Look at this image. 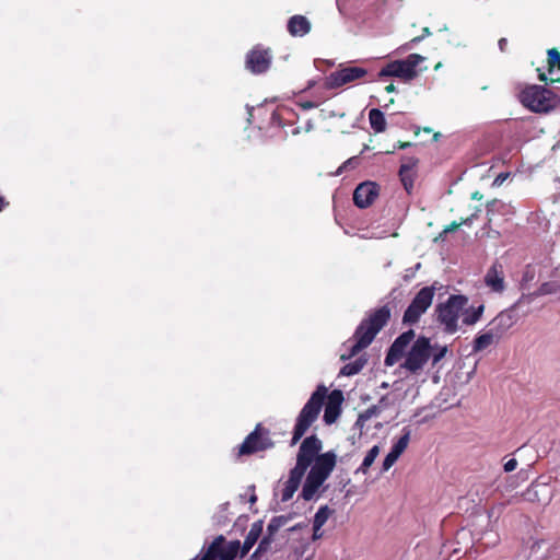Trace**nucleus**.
<instances>
[{
    "instance_id": "nucleus-1",
    "label": "nucleus",
    "mask_w": 560,
    "mask_h": 560,
    "mask_svg": "<svg viewBox=\"0 0 560 560\" xmlns=\"http://www.w3.org/2000/svg\"><path fill=\"white\" fill-rule=\"evenodd\" d=\"M326 397L327 401L325 404L324 421L326 424H332L336 422L340 416L341 405L343 402L342 392L335 389L327 395V388L324 385H319L298 416L292 439L293 444L305 434L308 428L317 419Z\"/></svg>"
},
{
    "instance_id": "nucleus-2",
    "label": "nucleus",
    "mask_w": 560,
    "mask_h": 560,
    "mask_svg": "<svg viewBox=\"0 0 560 560\" xmlns=\"http://www.w3.org/2000/svg\"><path fill=\"white\" fill-rule=\"evenodd\" d=\"M322 450V442L316 436L306 438L301 446L296 458V465L291 469L289 478L283 482L280 489L281 501L287 502L292 499L300 487L302 477L315 455Z\"/></svg>"
},
{
    "instance_id": "nucleus-3",
    "label": "nucleus",
    "mask_w": 560,
    "mask_h": 560,
    "mask_svg": "<svg viewBox=\"0 0 560 560\" xmlns=\"http://www.w3.org/2000/svg\"><path fill=\"white\" fill-rule=\"evenodd\" d=\"M311 465V470L306 476L301 492L302 498L306 501L313 500L319 495L324 482L336 465V455L331 452L320 455L317 453Z\"/></svg>"
},
{
    "instance_id": "nucleus-4",
    "label": "nucleus",
    "mask_w": 560,
    "mask_h": 560,
    "mask_svg": "<svg viewBox=\"0 0 560 560\" xmlns=\"http://www.w3.org/2000/svg\"><path fill=\"white\" fill-rule=\"evenodd\" d=\"M384 324L385 311L384 308H380L374 315L359 326L354 335V340L345 345V350L340 354L341 360L351 359L363 348L368 347Z\"/></svg>"
},
{
    "instance_id": "nucleus-5",
    "label": "nucleus",
    "mask_w": 560,
    "mask_h": 560,
    "mask_svg": "<svg viewBox=\"0 0 560 560\" xmlns=\"http://www.w3.org/2000/svg\"><path fill=\"white\" fill-rule=\"evenodd\" d=\"M468 301L464 294H452L445 302L435 306V322L442 326L445 334L453 335L458 330V319L468 305Z\"/></svg>"
},
{
    "instance_id": "nucleus-6",
    "label": "nucleus",
    "mask_w": 560,
    "mask_h": 560,
    "mask_svg": "<svg viewBox=\"0 0 560 560\" xmlns=\"http://www.w3.org/2000/svg\"><path fill=\"white\" fill-rule=\"evenodd\" d=\"M432 350L430 338L418 337L404 355L405 361L400 366L411 374H418L430 360Z\"/></svg>"
},
{
    "instance_id": "nucleus-7",
    "label": "nucleus",
    "mask_w": 560,
    "mask_h": 560,
    "mask_svg": "<svg viewBox=\"0 0 560 560\" xmlns=\"http://www.w3.org/2000/svg\"><path fill=\"white\" fill-rule=\"evenodd\" d=\"M522 104L536 113H547L552 109L557 102V95L546 88L532 85L521 93Z\"/></svg>"
},
{
    "instance_id": "nucleus-8",
    "label": "nucleus",
    "mask_w": 560,
    "mask_h": 560,
    "mask_svg": "<svg viewBox=\"0 0 560 560\" xmlns=\"http://www.w3.org/2000/svg\"><path fill=\"white\" fill-rule=\"evenodd\" d=\"M438 282L432 285L422 288L412 299L411 303L404 313L402 320L407 324H416L419 322L422 314L431 306Z\"/></svg>"
},
{
    "instance_id": "nucleus-9",
    "label": "nucleus",
    "mask_w": 560,
    "mask_h": 560,
    "mask_svg": "<svg viewBox=\"0 0 560 560\" xmlns=\"http://www.w3.org/2000/svg\"><path fill=\"white\" fill-rule=\"evenodd\" d=\"M424 60L423 56L411 54L404 60L387 62V77H397L406 82L411 81L427 69V67L418 69V66Z\"/></svg>"
},
{
    "instance_id": "nucleus-10",
    "label": "nucleus",
    "mask_w": 560,
    "mask_h": 560,
    "mask_svg": "<svg viewBox=\"0 0 560 560\" xmlns=\"http://www.w3.org/2000/svg\"><path fill=\"white\" fill-rule=\"evenodd\" d=\"M525 296H521L513 305L501 311L492 318L487 327H490L498 338H502L518 320L516 310L524 302Z\"/></svg>"
},
{
    "instance_id": "nucleus-11",
    "label": "nucleus",
    "mask_w": 560,
    "mask_h": 560,
    "mask_svg": "<svg viewBox=\"0 0 560 560\" xmlns=\"http://www.w3.org/2000/svg\"><path fill=\"white\" fill-rule=\"evenodd\" d=\"M366 73L368 71L361 67H342L331 72L325 84L329 89H337L364 78Z\"/></svg>"
},
{
    "instance_id": "nucleus-12",
    "label": "nucleus",
    "mask_w": 560,
    "mask_h": 560,
    "mask_svg": "<svg viewBox=\"0 0 560 560\" xmlns=\"http://www.w3.org/2000/svg\"><path fill=\"white\" fill-rule=\"evenodd\" d=\"M416 334L413 329H409L402 332L396 338L390 348L387 351V366L398 362L407 353V349L410 348L411 341L415 339Z\"/></svg>"
},
{
    "instance_id": "nucleus-13",
    "label": "nucleus",
    "mask_w": 560,
    "mask_h": 560,
    "mask_svg": "<svg viewBox=\"0 0 560 560\" xmlns=\"http://www.w3.org/2000/svg\"><path fill=\"white\" fill-rule=\"evenodd\" d=\"M209 547L217 560H234L241 552L238 540L226 541L222 536L215 538Z\"/></svg>"
},
{
    "instance_id": "nucleus-14",
    "label": "nucleus",
    "mask_w": 560,
    "mask_h": 560,
    "mask_svg": "<svg viewBox=\"0 0 560 560\" xmlns=\"http://www.w3.org/2000/svg\"><path fill=\"white\" fill-rule=\"evenodd\" d=\"M522 495L525 501L546 505L552 499V490L546 482L534 481Z\"/></svg>"
},
{
    "instance_id": "nucleus-15",
    "label": "nucleus",
    "mask_w": 560,
    "mask_h": 560,
    "mask_svg": "<svg viewBox=\"0 0 560 560\" xmlns=\"http://www.w3.org/2000/svg\"><path fill=\"white\" fill-rule=\"evenodd\" d=\"M483 282L493 293H502L505 290L504 267L495 260L487 270Z\"/></svg>"
},
{
    "instance_id": "nucleus-16",
    "label": "nucleus",
    "mask_w": 560,
    "mask_h": 560,
    "mask_svg": "<svg viewBox=\"0 0 560 560\" xmlns=\"http://www.w3.org/2000/svg\"><path fill=\"white\" fill-rule=\"evenodd\" d=\"M380 187L373 182L360 184L353 192V201L359 208H366L378 197Z\"/></svg>"
},
{
    "instance_id": "nucleus-17",
    "label": "nucleus",
    "mask_w": 560,
    "mask_h": 560,
    "mask_svg": "<svg viewBox=\"0 0 560 560\" xmlns=\"http://www.w3.org/2000/svg\"><path fill=\"white\" fill-rule=\"evenodd\" d=\"M271 62V55L268 49H261L259 47L250 50L246 58V67L253 73L265 72Z\"/></svg>"
},
{
    "instance_id": "nucleus-18",
    "label": "nucleus",
    "mask_w": 560,
    "mask_h": 560,
    "mask_svg": "<svg viewBox=\"0 0 560 560\" xmlns=\"http://www.w3.org/2000/svg\"><path fill=\"white\" fill-rule=\"evenodd\" d=\"M419 160L415 156H406L401 160V165L399 167V179L408 194H411L413 188L415 178L417 175V165Z\"/></svg>"
},
{
    "instance_id": "nucleus-19",
    "label": "nucleus",
    "mask_w": 560,
    "mask_h": 560,
    "mask_svg": "<svg viewBox=\"0 0 560 560\" xmlns=\"http://www.w3.org/2000/svg\"><path fill=\"white\" fill-rule=\"evenodd\" d=\"M270 446L267 436H262L258 429L250 433L240 446V454H252Z\"/></svg>"
},
{
    "instance_id": "nucleus-20",
    "label": "nucleus",
    "mask_w": 560,
    "mask_h": 560,
    "mask_svg": "<svg viewBox=\"0 0 560 560\" xmlns=\"http://www.w3.org/2000/svg\"><path fill=\"white\" fill-rule=\"evenodd\" d=\"M402 435L393 444L392 450L387 453V469L399 458L407 448L410 441V430L405 428Z\"/></svg>"
},
{
    "instance_id": "nucleus-21",
    "label": "nucleus",
    "mask_w": 560,
    "mask_h": 560,
    "mask_svg": "<svg viewBox=\"0 0 560 560\" xmlns=\"http://www.w3.org/2000/svg\"><path fill=\"white\" fill-rule=\"evenodd\" d=\"M331 513L332 511L327 505L320 506L318 509L313 520V540H317L323 537V533L320 529L324 526V524L328 521Z\"/></svg>"
},
{
    "instance_id": "nucleus-22",
    "label": "nucleus",
    "mask_w": 560,
    "mask_h": 560,
    "mask_svg": "<svg viewBox=\"0 0 560 560\" xmlns=\"http://www.w3.org/2000/svg\"><path fill=\"white\" fill-rule=\"evenodd\" d=\"M288 28L293 36H304L311 30V23L305 16L294 15L289 20Z\"/></svg>"
},
{
    "instance_id": "nucleus-23",
    "label": "nucleus",
    "mask_w": 560,
    "mask_h": 560,
    "mask_svg": "<svg viewBox=\"0 0 560 560\" xmlns=\"http://www.w3.org/2000/svg\"><path fill=\"white\" fill-rule=\"evenodd\" d=\"M499 339L500 338H498V336L494 335L492 329L490 327H488V329L485 332L478 335L475 338V340L472 342V351L474 352L483 351L487 348H489L494 342V340H499Z\"/></svg>"
},
{
    "instance_id": "nucleus-24",
    "label": "nucleus",
    "mask_w": 560,
    "mask_h": 560,
    "mask_svg": "<svg viewBox=\"0 0 560 560\" xmlns=\"http://www.w3.org/2000/svg\"><path fill=\"white\" fill-rule=\"evenodd\" d=\"M483 312H485L483 304H480L479 306H476V307L475 306H470V307L466 306L462 313L463 324L466 326L475 325L476 323H478L481 319Z\"/></svg>"
},
{
    "instance_id": "nucleus-25",
    "label": "nucleus",
    "mask_w": 560,
    "mask_h": 560,
    "mask_svg": "<svg viewBox=\"0 0 560 560\" xmlns=\"http://www.w3.org/2000/svg\"><path fill=\"white\" fill-rule=\"evenodd\" d=\"M261 529H262L261 522H256L252 525V527L245 538L244 546L241 551V557H244L249 551V549L254 546V544L257 541V539L261 533Z\"/></svg>"
},
{
    "instance_id": "nucleus-26",
    "label": "nucleus",
    "mask_w": 560,
    "mask_h": 560,
    "mask_svg": "<svg viewBox=\"0 0 560 560\" xmlns=\"http://www.w3.org/2000/svg\"><path fill=\"white\" fill-rule=\"evenodd\" d=\"M370 121H371L372 127L376 131H382L384 129L385 119H384L383 113L381 110L372 109L370 112Z\"/></svg>"
},
{
    "instance_id": "nucleus-27",
    "label": "nucleus",
    "mask_w": 560,
    "mask_h": 560,
    "mask_svg": "<svg viewBox=\"0 0 560 560\" xmlns=\"http://www.w3.org/2000/svg\"><path fill=\"white\" fill-rule=\"evenodd\" d=\"M365 361L362 360V359H358L353 362H350L348 364H346L342 369H341V374L342 375H346V376H350V375H354L357 374L358 372L361 371V369L363 368Z\"/></svg>"
},
{
    "instance_id": "nucleus-28",
    "label": "nucleus",
    "mask_w": 560,
    "mask_h": 560,
    "mask_svg": "<svg viewBox=\"0 0 560 560\" xmlns=\"http://www.w3.org/2000/svg\"><path fill=\"white\" fill-rule=\"evenodd\" d=\"M380 451H381V447L378 445H374L368 452V454L365 455V457L363 459L361 468H360L363 472H365L366 469L372 466V464L374 463L375 458L378 456Z\"/></svg>"
},
{
    "instance_id": "nucleus-29",
    "label": "nucleus",
    "mask_w": 560,
    "mask_h": 560,
    "mask_svg": "<svg viewBox=\"0 0 560 560\" xmlns=\"http://www.w3.org/2000/svg\"><path fill=\"white\" fill-rule=\"evenodd\" d=\"M433 347V350L431 352V358L432 359V366H435L439 364V362L446 355V353L448 352V348L447 346H432Z\"/></svg>"
},
{
    "instance_id": "nucleus-30",
    "label": "nucleus",
    "mask_w": 560,
    "mask_h": 560,
    "mask_svg": "<svg viewBox=\"0 0 560 560\" xmlns=\"http://www.w3.org/2000/svg\"><path fill=\"white\" fill-rule=\"evenodd\" d=\"M547 67L551 70L552 68L560 69V52L557 48H550L547 50Z\"/></svg>"
},
{
    "instance_id": "nucleus-31",
    "label": "nucleus",
    "mask_w": 560,
    "mask_h": 560,
    "mask_svg": "<svg viewBox=\"0 0 560 560\" xmlns=\"http://www.w3.org/2000/svg\"><path fill=\"white\" fill-rule=\"evenodd\" d=\"M547 72H548V74L545 72L539 73L540 81L550 82V83L560 82V69L552 68V71H551V69L549 67H547Z\"/></svg>"
},
{
    "instance_id": "nucleus-32",
    "label": "nucleus",
    "mask_w": 560,
    "mask_h": 560,
    "mask_svg": "<svg viewBox=\"0 0 560 560\" xmlns=\"http://www.w3.org/2000/svg\"><path fill=\"white\" fill-rule=\"evenodd\" d=\"M560 289V287L556 285L555 283L552 282H544L537 290V292H535V295H547V294H552L555 292H557V290Z\"/></svg>"
},
{
    "instance_id": "nucleus-33",
    "label": "nucleus",
    "mask_w": 560,
    "mask_h": 560,
    "mask_svg": "<svg viewBox=\"0 0 560 560\" xmlns=\"http://www.w3.org/2000/svg\"><path fill=\"white\" fill-rule=\"evenodd\" d=\"M535 268L532 267L530 265H527L522 276V285L533 281L535 279Z\"/></svg>"
},
{
    "instance_id": "nucleus-34",
    "label": "nucleus",
    "mask_w": 560,
    "mask_h": 560,
    "mask_svg": "<svg viewBox=\"0 0 560 560\" xmlns=\"http://www.w3.org/2000/svg\"><path fill=\"white\" fill-rule=\"evenodd\" d=\"M359 164L357 156L348 159L336 172V175H340L345 170L354 168Z\"/></svg>"
},
{
    "instance_id": "nucleus-35",
    "label": "nucleus",
    "mask_w": 560,
    "mask_h": 560,
    "mask_svg": "<svg viewBox=\"0 0 560 560\" xmlns=\"http://www.w3.org/2000/svg\"><path fill=\"white\" fill-rule=\"evenodd\" d=\"M472 218H474V215H471L470 218H467V219H465V220H462L460 222H456V221H454V222H452L450 225H447V226L445 228L444 232H445V233H447V232H454V231H456V230H457L462 224H468V223H470V222H471V220H472Z\"/></svg>"
},
{
    "instance_id": "nucleus-36",
    "label": "nucleus",
    "mask_w": 560,
    "mask_h": 560,
    "mask_svg": "<svg viewBox=\"0 0 560 560\" xmlns=\"http://www.w3.org/2000/svg\"><path fill=\"white\" fill-rule=\"evenodd\" d=\"M417 143H413L411 141H400L398 140L396 144L393 145V151L387 150V154L395 152L397 149H407L412 145H416Z\"/></svg>"
},
{
    "instance_id": "nucleus-37",
    "label": "nucleus",
    "mask_w": 560,
    "mask_h": 560,
    "mask_svg": "<svg viewBox=\"0 0 560 560\" xmlns=\"http://www.w3.org/2000/svg\"><path fill=\"white\" fill-rule=\"evenodd\" d=\"M516 467H517V460L515 458H511L508 462H505L504 471L511 472V471L515 470Z\"/></svg>"
},
{
    "instance_id": "nucleus-38",
    "label": "nucleus",
    "mask_w": 560,
    "mask_h": 560,
    "mask_svg": "<svg viewBox=\"0 0 560 560\" xmlns=\"http://www.w3.org/2000/svg\"><path fill=\"white\" fill-rule=\"evenodd\" d=\"M429 35H431V31H430V28H429V27H423V30H422V34H421L420 36H416V37H413V38L410 40V43H411V44H417V43L421 42L424 37H427V36H429Z\"/></svg>"
},
{
    "instance_id": "nucleus-39",
    "label": "nucleus",
    "mask_w": 560,
    "mask_h": 560,
    "mask_svg": "<svg viewBox=\"0 0 560 560\" xmlns=\"http://www.w3.org/2000/svg\"><path fill=\"white\" fill-rule=\"evenodd\" d=\"M421 131L427 133V135H431L432 133V129L430 127H424L422 129L419 128V127H415V130H413L415 137H418Z\"/></svg>"
},
{
    "instance_id": "nucleus-40",
    "label": "nucleus",
    "mask_w": 560,
    "mask_h": 560,
    "mask_svg": "<svg viewBox=\"0 0 560 560\" xmlns=\"http://www.w3.org/2000/svg\"><path fill=\"white\" fill-rule=\"evenodd\" d=\"M400 120H406V119H405V117L399 116V115H397V114H392V115H390V121H389V125H390V126L397 125L398 122H400Z\"/></svg>"
},
{
    "instance_id": "nucleus-41",
    "label": "nucleus",
    "mask_w": 560,
    "mask_h": 560,
    "mask_svg": "<svg viewBox=\"0 0 560 560\" xmlns=\"http://www.w3.org/2000/svg\"><path fill=\"white\" fill-rule=\"evenodd\" d=\"M201 560H217V558H215L214 553L212 552V550L210 549V547L208 548V550L206 551V553L203 555Z\"/></svg>"
},
{
    "instance_id": "nucleus-42",
    "label": "nucleus",
    "mask_w": 560,
    "mask_h": 560,
    "mask_svg": "<svg viewBox=\"0 0 560 560\" xmlns=\"http://www.w3.org/2000/svg\"><path fill=\"white\" fill-rule=\"evenodd\" d=\"M499 203H501V202H500L499 200H497V199H493V200H491V201H488V202H487V212H488V213H490L491 211H493L494 207H495L497 205H499Z\"/></svg>"
},
{
    "instance_id": "nucleus-43",
    "label": "nucleus",
    "mask_w": 560,
    "mask_h": 560,
    "mask_svg": "<svg viewBox=\"0 0 560 560\" xmlns=\"http://www.w3.org/2000/svg\"><path fill=\"white\" fill-rule=\"evenodd\" d=\"M248 491L250 492V494H249V503L254 504L256 502V500H257V497H256L255 491H254V487H250L248 489Z\"/></svg>"
},
{
    "instance_id": "nucleus-44",
    "label": "nucleus",
    "mask_w": 560,
    "mask_h": 560,
    "mask_svg": "<svg viewBox=\"0 0 560 560\" xmlns=\"http://www.w3.org/2000/svg\"><path fill=\"white\" fill-rule=\"evenodd\" d=\"M306 528H307V526H306V525H296V526L291 527V528L289 529V532H290L291 534H295L296 532L302 530V529H306Z\"/></svg>"
},
{
    "instance_id": "nucleus-45",
    "label": "nucleus",
    "mask_w": 560,
    "mask_h": 560,
    "mask_svg": "<svg viewBox=\"0 0 560 560\" xmlns=\"http://www.w3.org/2000/svg\"><path fill=\"white\" fill-rule=\"evenodd\" d=\"M506 45H508V40H506L505 38H501V39L499 40V47H500V49H501L502 51H504V50H505Z\"/></svg>"
},
{
    "instance_id": "nucleus-46",
    "label": "nucleus",
    "mask_w": 560,
    "mask_h": 560,
    "mask_svg": "<svg viewBox=\"0 0 560 560\" xmlns=\"http://www.w3.org/2000/svg\"><path fill=\"white\" fill-rule=\"evenodd\" d=\"M278 526H279V524L277 523V521H276V520H273V521H271V523L268 525V529H269L270 532H272V530L277 529V528H278Z\"/></svg>"
},
{
    "instance_id": "nucleus-47",
    "label": "nucleus",
    "mask_w": 560,
    "mask_h": 560,
    "mask_svg": "<svg viewBox=\"0 0 560 560\" xmlns=\"http://www.w3.org/2000/svg\"><path fill=\"white\" fill-rule=\"evenodd\" d=\"M471 198L476 199V200H481L482 195L479 191H475V192H472Z\"/></svg>"
},
{
    "instance_id": "nucleus-48",
    "label": "nucleus",
    "mask_w": 560,
    "mask_h": 560,
    "mask_svg": "<svg viewBox=\"0 0 560 560\" xmlns=\"http://www.w3.org/2000/svg\"><path fill=\"white\" fill-rule=\"evenodd\" d=\"M5 206H7V202L4 201V199L2 197H0V211H2V209H4Z\"/></svg>"
},
{
    "instance_id": "nucleus-49",
    "label": "nucleus",
    "mask_w": 560,
    "mask_h": 560,
    "mask_svg": "<svg viewBox=\"0 0 560 560\" xmlns=\"http://www.w3.org/2000/svg\"><path fill=\"white\" fill-rule=\"evenodd\" d=\"M395 91V86L393 83H389L387 84V93H390V92H394Z\"/></svg>"
},
{
    "instance_id": "nucleus-50",
    "label": "nucleus",
    "mask_w": 560,
    "mask_h": 560,
    "mask_svg": "<svg viewBox=\"0 0 560 560\" xmlns=\"http://www.w3.org/2000/svg\"><path fill=\"white\" fill-rule=\"evenodd\" d=\"M439 137H440L439 132L432 133L431 142L436 141L439 139Z\"/></svg>"
},
{
    "instance_id": "nucleus-51",
    "label": "nucleus",
    "mask_w": 560,
    "mask_h": 560,
    "mask_svg": "<svg viewBox=\"0 0 560 560\" xmlns=\"http://www.w3.org/2000/svg\"><path fill=\"white\" fill-rule=\"evenodd\" d=\"M302 106H303V108H312L314 105H313V103L307 102L305 104H302Z\"/></svg>"
},
{
    "instance_id": "nucleus-52",
    "label": "nucleus",
    "mask_w": 560,
    "mask_h": 560,
    "mask_svg": "<svg viewBox=\"0 0 560 560\" xmlns=\"http://www.w3.org/2000/svg\"><path fill=\"white\" fill-rule=\"evenodd\" d=\"M380 75H381V77L385 75V68H383V69H381V70H380Z\"/></svg>"
},
{
    "instance_id": "nucleus-53",
    "label": "nucleus",
    "mask_w": 560,
    "mask_h": 560,
    "mask_svg": "<svg viewBox=\"0 0 560 560\" xmlns=\"http://www.w3.org/2000/svg\"><path fill=\"white\" fill-rule=\"evenodd\" d=\"M386 316H387V319H388V318H389V316H390V314H389V310H387Z\"/></svg>"
},
{
    "instance_id": "nucleus-54",
    "label": "nucleus",
    "mask_w": 560,
    "mask_h": 560,
    "mask_svg": "<svg viewBox=\"0 0 560 560\" xmlns=\"http://www.w3.org/2000/svg\"><path fill=\"white\" fill-rule=\"evenodd\" d=\"M306 560H311V557H310V558H307Z\"/></svg>"
}]
</instances>
